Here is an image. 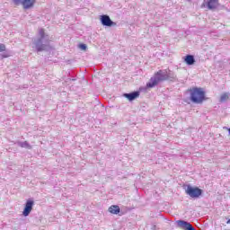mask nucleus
I'll list each match as a JSON object with an SVG mask.
<instances>
[{"mask_svg": "<svg viewBox=\"0 0 230 230\" xmlns=\"http://www.w3.org/2000/svg\"><path fill=\"white\" fill-rule=\"evenodd\" d=\"M188 93H190V100L192 103L200 105L208 100V97H206V91L202 87H191L188 90Z\"/></svg>", "mask_w": 230, "mask_h": 230, "instance_id": "f257e3e1", "label": "nucleus"}, {"mask_svg": "<svg viewBox=\"0 0 230 230\" xmlns=\"http://www.w3.org/2000/svg\"><path fill=\"white\" fill-rule=\"evenodd\" d=\"M185 192L191 199H199L202 195V190L199 189V187H191L190 185L187 186Z\"/></svg>", "mask_w": 230, "mask_h": 230, "instance_id": "f03ea898", "label": "nucleus"}, {"mask_svg": "<svg viewBox=\"0 0 230 230\" xmlns=\"http://www.w3.org/2000/svg\"><path fill=\"white\" fill-rule=\"evenodd\" d=\"M39 33L40 39L35 41L36 50L44 51L46 49V45L42 44V39H44V35H46V33L44 32V29H40Z\"/></svg>", "mask_w": 230, "mask_h": 230, "instance_id": "7ed1b4c3", "label": "nucleus"}, {"mask_svg": "<svg viewBox=\"0 0 230 230\" xmlns=\"http://www.w3.org/2000/svg\"><path fill=\"white\" fill-rule=\"evenodd\" d=\"M208 8V10H217L218 8V0H204L201 7Z\"/></svg>", "mask_w": 230, "mask_h": 230, "instance_id": "20e7f679", "label": "nucleus"}, {"mask_svg": "<svg viewBox=\"0 0 230 230\" xmlns=\"http://www.w3.org/2000/svg\"><path fill=\"white\" fill-rule=\"evenodd\" d=\"M35 202L31 199L27 200L25 207L22 211L23 217H28L30 213H31V210L33 209V205Z\"/></svg>", "mask_w": 230, "mask_h": 230, "instance_id": "39448f33", "label": "nucleus"}, {"mask_svg": "<svg viewBox=\"0 0 230 230\" xmlns=\"http://www.w3.org/2000/svg\"><path fill=\"white\" fill-rule=\"evenodd\" d=\"M101 22L103 26H116V22H112V20H111V17H109V15H102L101 16Z\"/></svg>", "mask_w": 230, "mask_h": 230, "instance_id": "423d86ee", "label": "nucleus"}, {"mask_svg": "<svg viewBox=\"0 0 230 230\" xmlns=\"http://www.w3.org/2000/svg\"><path fill=\"white\" fill-rule=\"evenodd\" d=\"M36 0H22V5L24 10H30V8H33Z\"/></svg>", "mask_w": 230, "mask_h": 230, "instance_id": "0eeeda50", "label": "nucleus"}, {"mask_svg": "<svg viewBox=\"0 0 230 230\" xmlns=\"http://www.w3.org/2000/svg\"><path fill=\"white\" fill-rule=\"evenodd\" d=\"M155 76L158 79L160 82H164V80H168L170 76L167 74L163 73V70H159L155 74Z\"/></svg>", "mask_w": 230, "mask_h": 230, "instance_id": "6e6552de", "label": "nucleus"}, {"mask_svg": "<svg viewBox=\"0 0 230 230\" xmlns=\"http://www.w3.org/2000/svg\"><path fill=\"white\" fill-rule=\"evenodd\" d=\"M124 98H127L129 102H133L137 98H139V92H133L131 93H124Z\"/></svg>", "mask_w": 230, "mask_h": 230, "instance_id": "1a4fd4ad", "label": "nucleus"}, {"mask_svg": "<svg viewBox=\"0 0 230 230\" xmlns=\"http://www.w3.org/2000/svg\"><path fill=\"white\" fill-rule=\"evenodd\" d=\"M159 79L157 78V76L155 75V77H152L150 79V81L146 84V87L149 89H152L153 87H155V85H157V84H159Z\"/></svg>", "mask_w": 230, "mask_h": 230, "instance_id": "9d476101", "label": "nucleus"}, {"mask_svg": "<svg viewBox=\"0 0 230 230\" xmlns=\"http://www.w3.org/2000/svg\"><path fill=\"white\" fill-rule=\"evenodd\" d=\"M179 226L181 227H186L185 230H195L193 226L191 224L186 222V221H178Z\"/></svg>", "mask_w": 230, "mask_h": 230, "instance_id": "9b49d317", "label": "nucleus"}, {"mask_svg": "<svg viewBox=\"0 0 230 230\" xmlns=\"http://www.w3.org/2000/svg\"><path fill=\"white\" fill-rule=\"evenodd\" d=\"M184 62L187 66H193V64H195V58L191 55H187L184 58Z\"/></svg>", "mask_w": 230, "mask_h": 230, "instance_id": "f8f14e48", "label": "nucleus"}, {"mask_svg": "<svg viewBox=\"0 0 230 230\" xmlns=\"http://www.w3.org/2000/svg\"><path fill=\"white\" fill-rule=\"evenodd\" d=\"M108 210L111 213V215H118L119 211H121L119 206L118 205L111 206Z\"/></svg>", "mask_w": 230, "mask_h": 230, "instance_id": "ddd939ff", "label": "nucleus"}, {"mask_svg": "<svg viewBox=\"0 0 230 230\" xmlns=\"http://www.w3.org/2000/svg\"><path fill=\"white\" fill-rule=\"evenodd\" d=\"M227 100H229V93H223L220 97V102H227Z\"/></svg>", "mask_w": 230, "mask_h": 230, "instance_id": "4468645a", "label": "nucleus"}, {"mask_svg": "<svg viewBox=\"0 0 230 230\" xmlns=\"http://www.w3.org/2000/svg\"><path fill=\"white\" fill-rule=\"evenodd\" d=\"M20 146H22V148H31V146L29 143H27L26 141L21 143Z\"/></svg>", "mask_w": 230, "mask_h": 230, "instance_id": "2eb2a0df", "label": "nucleus"}, {"mask_svg": "<svg viewBox=\"0 0 230 230\" xmlns=\"http://www.w3.org/2000/svg\"><path fill=\"white\" fill-rule=\"evenodd\" d=\"M3 51H6V45L0 43V53Z\"/></svg>", "mask_w": 230, "mask_h": 230, "instance_id": "dca6fc26", "label": "nucleus"}, {"mask_svg": "<svg viewBox=\"0 0 230 230\" xmlns=\"http://www.w3.org/2000/svg\"><path fill=\"white\" fill-rule=\"evenodd\" d=\"M80 49H82L83 51H85V49H87V45L86 44H80L79 45Z\"/></svg>", "mask_w": 230, "mask_h": 230, "instance_id": "f3484780", "label": "nucleus"}, {"mask_svg": "<svg viewBox=\"0 0 230 230\" xmlns=\"http://www.w3.org/2000/svg\"><path fill=\"white\" fill-rule=\"evenodd\" d=\"M13 1L16 5L22 4V0H13Z\"/></svg>", "mask_w": 230, "mask_h": 230, "instance_id": "a211bd4d", "label": "nucleus"}, {"mask_svg": "<svg viewBox=\"0 0 230 230\" xmlns=\"http://www.w3.org/2000/svg\"><path fill=\"white\" fill-rule=\"evenodd\" d=\"M8 57H10L8 54L2 55V58H8Z\"/></svg>", "mask_w": 230, "mask_h": 230, "instance_id": "6ab92c4d", "label": "nucleus"}, {"mask_svg": "<svg viewBox=\"0 0 230 230\" xmlns=\"http://www.w3.org/2000/svg\"><path fill=\"white\" fill-rule=\"evenodd\" d=\"M227 224H230V219L227 221Z\"/></svg>", "mask_w": 230, "mask_h": 230, "instance_id": "aec40b11", "label": "nucleus"}, {"mask_svg": "<svg viewBox=\"0 0 230 230\" xmlns=\"http://www.w3.org/2000/svg\"><path fill=\"white\" fill-rule=\"evenodd\" d=\"M228 132H229V134H230V128H228Z\"/></svg>", "mask_w": 230, "mask_h": 230, "instance_id": "412c9836", "label": "nucleus"}]
</instances>
